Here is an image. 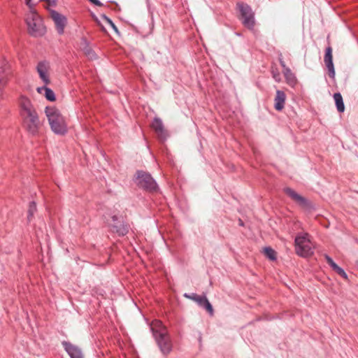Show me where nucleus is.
Instances as JSON below:
<instances>
[{
	"mask_svg": "<svg viewBox=\"0 0 358 358\" xmlns=\"http://www.w3.org/2000/svg\"><path fill=\"white\" fill-rule=\"evenodd\" d=\"M135 182L138 187L147 192H155L159 189L158 185L152 176L143 171H136Z\"/></svg>",
	"mask_w": 358,
	"mask_h": 358,
	"instance_id": "obj_6",
	"label": "nucleus"
},
{
	"mask_svg": "<svg viewBox=\"0 0 358 358\" xmlns=\"http://www.w3.org/2000/svg\"><path fill=\"white\" fill-rule=\"evenodd\" d=\"M279 62H280V66H282V70H285V69L288 68L286 64H285V61L283 60V59L282 58L281 55L279 57Z\"/></svg>",
	"mask_w": 358,
	"mask_h": 358,
	"instance_id": "obj_27",
	"label": "nucleus"
},
{
	"mask_svg": "<svg viewBox=\"0 0 358 358\" xmlns=\"http://www.w3.org/2000/svg\"><path fill=\"white\" fill-rule=\"evenodd\" d=\"M283 73L288 84L294 85L296 83V78L289 67L283 70Z\"/></svg>",
	"mask_w": 358,
	"mask_h": 358,
	"instance_id": "obj_20",
	"label": "nucleus"
},
{
	"mask_svg": "<svg viewBox=\"0 0 358 358\" xmlns=\"http://www.w3.org/2000/svg\"><path fill=\"white\" fill-rule=\"evenodd\" d=\"M286 99V94L282 90H277L275 97L274 108L276 110L280 111L284 108Z\"/></svg>",
	"mask_w": 358,
	"mask_h": 358,
	"instance_id": "obj_18",
	"label": "nucleus"
},
{
	"mask_svg": "<svg viewBox=\"0 0 358 358\" xmlns=\"http://www.w3.org/2000/svg\"><path fill=\"white\" fill-rule=\"evenodd\" d=\"M50 16L55 22L57 33L59 35L63 34L64 32V28L67 24L66 17L56 10H52L50 12Z\"/></svg>",
	"mask_w": 358,
	"mask_h": 358,
	"instance_id": "obj_11",
	"label": "nucleus"
},
{
	"mask_svg": "<svg viewBox=\"0 0 358 358\" xmlns=\"http://www.w3.org/2000/svg\"><path fill=\"white\" fill-rule=\"evenodd\" d=\"M101 18L103 20H104L116 32V33H119V31H118V29L117 27H116V25L113 23V22L112 21V20L110 18H109L108 16H106V15H101Z\"/></svg>",
	"mask_w": 358,
	"mask_h": 358,
	"instance_id": "obj_24",
	"label": "nucleus"
},
{
	"mask_svg": "<svg viewBox=\"0 0 358 358\" xmlns=\"http://www.w3.org/2000/svg\"><path fill=\"white\" fill-rule=\"evenodd\" d=\"M334 99L336 106L337 110L339 113H343L345 110V106L343 100V97L341 93L337 92L334 94Z\"/></svg>",
	"mask_w": 358,
	"mask_h": 358,
	"instance_id": "obj_19",
	"label": "nucleus"
},
{
	"mask_svg": "<svg viewBox=\"0 0 358 358\" xmlns=\"http://www.w3.org/2000/svg\"><path fill=\"white\" fill-rule=\"evenodd\" d=\"M183 296L196 302L200 307L206 310L210 315H213V306L206 296H200L195 293H185Z\"/></svg>",
	"mask_w": 358,
	"mask_h": 358,
	"instance_id": "obj_10",
	"label": "nucleus"
},
{
	"mask_svg": "<svg viewBox=\"0 0 358 358\" xmlns=\"http://www.w3.org/2000/svg\"><path fill=\"white\" fill-rule=\"evenodd\" d=\"M324 62L328 70L329 77L334 79L335 78V69L333 63L332 49L330 46L326 48Z\"/></svg>",
	"mask_w": 358,
	"mask_h": 358,
	"instance_id": "obj_15",
	"label": "nucleus"
},
{
	"mask_svg": "<svg viewBox=\"0 0 358 358\" xmlns=\"http://www.w3.org/2000/svg\"><path fill=\"white\" fill-rule=\"evenodd\" d=\"M46 85H45V86H43V87H38V88H37V92H38V93H42V92H43V91H45V89H46V87H47V86H46Z\"/></svg>",
	"mask_w": 358,
	"mask_h": 358,
	"instance_id": "obj_30",
	"label": "nucleus"
},
{
	"mask_svg": "<svg viewBox=\"0 0 358 358\" xmlns=\"http://www.w3.org/2000/svg\"><path fill=\"white\" fill-rule=\"evenodd\" d=\"M277 76H278L277 75H275V74L273 75V78H275V80H278Z\"/></svg>",
	"mask_w": 358,
	"mask_h": 358,
	"instance_id": "obj_32",
	"label": "nucleus"
},
{
	"mask_svg": "<svg viewBox=\"0 0 358 358\" xmlns=\"http://www.w3.org/2000/svg\"><path fill=\"white\" fill-rule=\"evenodd\" d=\"M45 113L50 128L55 134L64 135L67 132V127L64 119L57 108L52 106H46Z\"/></svg>",
	"mask_w": 358,
	"mask_h": 358,
	"instance_id": "obj_3",
	"label": "nucleus"
},
{
	"mask_svg": "<svg viewBox=\"0 0 358 358\" xmlns=\"http://www.w3.org/2000/svg\"><path fill=\"white\" fill-rule=\"evenodd\" d=\"M357 266H358V261H357Z\"/></svg>",
	"mask_w": 358,
	"mask_h": 358,
	"instance_id": "obj_33",
	"label": "nucleus"
},
{
	"mask_svg": "<svg viewBox=\"0 0 358 358\" xmlns=\"http://www.w3.org/2000/svg\"><path fill=\"white\" fill-rule=\"evenodd\" d=\"M62 346L71 358H84L81 349L69 341H62Z\"/></svg>",
	"mask_w": 358,
	"mask_h": 358,
	"instance_id": "obj_14",
	"label": "nucleus"
},
{
	"mask_svg": "<svg viewBox=\"0 0 358 358\" xmlns=\"http://www.w3.org/2000/svg\"><path fill=\"white\" fill-rule=\"evenodd\" d=\"M155 341L164 355H169L173 348L172 341L166 327L160 321H156L151 327Z\"/></svg>",
	"mask_w": 358,
	"mask_h": 358,
	"instance_id": "obj_2",
	"label": "nucleus"
},
{
	"mask_svg": "<svg viewBox=\"0 0 358 358\" xmlns=\"http://www.w3.org/2000/svg\"><path fill=\"white\" fill-rule=\"evenodd\" d=\"M19 113L24 129L31 135H36L41 123L38 113L32 101L24 96L19 99Z\"/></svg>",
	"mask_w": 358,
	"mask_h": 358,
	"instance_id": "obj_1",
	"label": "nucleus"
},
{
	"mask_svg": "<svg viewBox=\"0 0 358 358\" xmlns=\"http://www.w3.org/2000/svg\"><path fill=\"white\" fill-rule=\"evenodd\" d=\"M120 218L117 215H113V224H110L109 227L111 231L117 233L120 236H124L128 234L130 226Z\"/></svg>",
	"mask_w": 358,
	"mask_h": 358,
	"instance_id": "obj_9",
	"label": "nucleus"
},
{
	"mask_svg": "<svg viewBox=\"0 0 358 358\" xmlns=\"http://www.w3.org/2000/svg\"><path fill=\"white\" fill-rule=\"evenodd\" d=\"M324 258L327 261V263L329 265V266L334 269L336 266L337 264L334 262V261L333 260V259L329 256L328 255H324Z\"/></svg>",
	"mask_w": 358,
	"mask_h": 358,
	"instance_id": "obj_26",
	"label": "nucleus"
},
{
	"mask_svg": "<svg viewBox=\"0 0 358 358\" xmlns=\"http://www.w3.org/2000/svg\"><path fill=\"white\" fill-rule=\"evenodd\" d=\"M264 255L267 258L270 260H275L276 259V253L274 250H273L270 247H266L264 249Z\"/></svg>",
	"mask_w": 358,
	"mask_h": 358,
	"instance_id": "obj_21",
	"label": "nucleus"
},
{
	"mask_svg": "<svg viewBox=\"0 0 358 358\" xmlns=\"http://www.w3.org/2000/svg\"><path fill=\"white\" fill-rule=\"evenodd\" d=\"M25 3L29 7V9L34 8V4L32 3L31 0H25Z\"/></svg>",
	"mask_w": 358,
	"mask_h": 358,
	"instance_id": "obj_29",
	"label": "nucleus"
},
{
	"mask_svg": "<svg viewBox=\"0 0 358 358\" xmlns=\"http://www.w3.org/2000/svg\"><path fill=\"white\" fill-rule=\"evenodd\" d=\"M45 96L50 101H54L56 99L55 92L48 87L45 90Z\"/></svg>",
	"mask_w": 358,
	"mask_h": 358,
	"instance_id": "obj_23",
	"label": "nucleus"
},
{
	"mask_svg": "<svg viewBox=\"0 0 358 358\" xmlns=\"http://www.w3.org/2000/svg\"><path fill=\"white\" fill-rule=\"evenodd\" d=\"M88 1L96 6H103V3L99 0H88Z\"/></svg>",
	"mask_w": 358,
	"mask_h": 358,
	"instance_id": "obj_28",
	"label": "nucleus"
},
{
	"mask_svg": "<svg viewBox=\"0 0 358 358\" xmlns=\"http://www.w3.org/2000/svg\"><path fill=\"white\" fill-rule=\"evenodd\" d=\"M10 77V65L5 57L0 58V101Z\"/></svg>",
	"mask_w": 358,
	"mask_h": 358,
	"instance_id": "obj_8",
	"label": "nucleus"
},
{
	"mask_svg": "<svg viewBox=\"0 0 358 358\" xmlns=\"http://www.w3.org/2000/svg\"><path fill=\"white\" fill-rule=\"evenodd\" d=\"M26 23L28 27L29 34L35 37L41 36L45 32V27L43 20L36 13L34 8L29 9L26 17Z\"/></svg>",
	"mask_w": 358,
	"mask_h": 358,
	"instance_id": "obj_5",
	"label": "nucleus"
},
{
	"mask_svg": "<svg viewBox=\"0 0 358 358\" xmlns=\"http://www.w3.org/2000/svg\"><path fill=\"white\" fill-rule=\"evenodd\" d=\"M36 211V205L34 201H31L29 203V209H28V215H27V219L28 221H31V218L33 217L34 213Z\"/></svg>",
	"mask_w": 358,
	"mask_h": 358,
	"instance_id": "obj_22",
	"label": "nucleus"
},
{
	"mask_svg": "<svg viewBox=\"0 0 358 358\" xmlns=\"http://www.w3.org/2000/svg\"><path fill=\"white\" fill-rule=\"evenodd\" d=\"M50 69V62L47 60L40 61L36 66V71L39 78L45 83L48 85L50 82L48 71Z\"/></svg>",
	"mask_w": 358,
	"mask_h": 358,
	"instance_id": "obj_13",
	"label": "nucleus"
},
{
	"mask_svg": "<svg viewBox=\"0 0 358 358\" xmlns=\"http://www.w3.org/2000/svg\"><path fill=\"white\" fill-rule=\"evenodd\" d=\"M239 224H240L241 226H243V221H242L241 220H239Z\"/></svg>",
	"mask_w": 358,
	"mask_h": 358,
	"instance_id": "obj_31",
	"label": "nucleus"
},
{
	"mask_svg": "<svg viewBox=\"0 0 358 358\" xmlns=\"http://www.w3.org/2000/svg\"><path fill=\"white\" fill-rule=\"evenodd\" d=\"M285 193L289 196L293 201L297 203L300 206L304 208H309L311 203L305 197L296 193L294 189L290 187H285L284 189Z\"/></svg>",
	"mask_w": 358,
	"mask_h": 358,
	"instance_id": "obj_12",
	"label": "nucleus"
},
{
	"mask_svg": "<svg viewBox=\"0 0 358 358\" xmlns=\"http://www.w3.org/2000/svg\"><path fill=\"white\" fill-rule=\"evenodd\" d=\"M80 49L90 59H96V55L90 45V43L85 38H82L80 41Z\"/></svg>",
	"mask_w": 358,
	"mask_h": 358,
	"instance_id": "obj_17",
	"label": "nucleus"
},
{
	"mask_svg": "<svg viewBox=\"0 0 358 358\" xmlns=\"http://www.w3.org/2000/svg\"><path fill=\"white\" fill-rule=\"evenodd\" d=\"M335 272H336L339 275H341L344 279H348V275L344 271L343 268L338 266V265L333 269Z\"/></svg>",
	"mask_w": 358,
	"mask_h": 358,
	"instance_id": "obj_25",
	"label": "nucleus"
},
{
	"mask_svg": "<svg viewBox=\"0 0 358 358\" xmlns=\"http://www.w3.org/2000/svg\"><path fill=\"white\" fill-rule=\"evenodd\" d=\"M152 126V128L155 129V132L157 134L158 136L162 140L164 141L166 139V131L164 130V124L160 118L155 117L153 120Z\"/></svg>",
	"mask_w": 358,
	"mask_h": 358,
	"instance_id": "obj_16",
	"label": "nucleus"
},
{
	"mask_svg": "<svg viewBox=\"0 0 358 358\" xmlns=\"http://www.w3.org/2000/svg\"><path fill=\"white\" fill-rule=\"evenodd\" d=\"M308 233H299L294 238L296 253L302 257H308L314 254V245Z\"/></svg>",
	"mask_w": 358,
	"mask_h": 358,
	"instance_id": "obj_4",
	"label": "nucleus"
},
{
	"mask_svg": "<svg viewBox=\"0 0 358 358\" xmlns=\"http://www.w3.org/2000/svg\"><path fill=\"white\" fill-rule=\"evenodd\" d=\"M237 8L240 12L243 24L248 29L252 30L255 27V20L252 8L244 3H238Z\"/></svg>",
	"mask_w": 358,
	"mask_h": 358,
	"instance_id": "obj_7",
	"label": "nucleus"
}]
</instances>
